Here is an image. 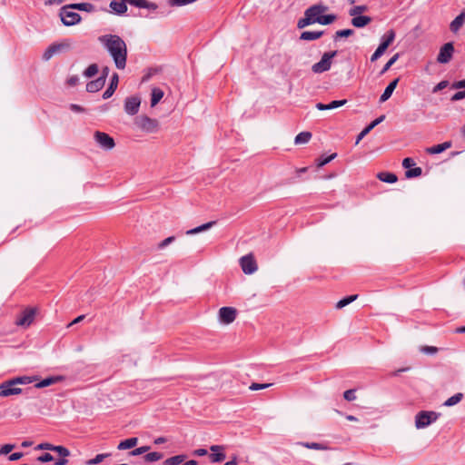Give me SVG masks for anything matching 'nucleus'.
I'll list each match as a JSON object with an SVG mask.
<instances>
[{
	"instance_id": "obj_6",
	"label": "nucleus",
	"mask_w": 465,
	"mask_h": 465,
	"mask_svg": "<svg viewBox=\"0 0 465 465\" xmlns=\"http://www.w3.org/2000/svg\"><path fill=\"white\" fill-rule=\"evenodd\" d=\"M440 414L435 411H420L415 417V426L417 429H422L436 421Z\"/></svg>"
},
{
	"instance_id": "obj_62",
	"label": "nucleus",
	"mask_w": 465,
	"mask_h": 465,
	"mask_svg": "<svg viewBox=\"0 0 465 465\" xmlns=\"http://www.w3.org/2000/svg\"><path fill=\"white\" fill-rule=\"evenodd\" d=\"M413 165H415V163H414V161H413V159H412V158H409V157H408V158L403 159V161H402V166H403L404 168H406V169H409V170H410V168H411V166H413Z\"/></svg>"
},
{
	"instance_id": "obj_15",
	"label": "nucleus",
	"mask_w": 465,
	"mask_h": 465,
	"mask_svg": "<svg viewBox=\"0 0 465 465\" xmlns=\"http://www.w3.org/2000/svg\"><path fill=\"white\" fill-rule=\"evenodd\" d=\"M328 7L323 5H313L307 8L305 11L310 15L311 18H312L313 23H317L316 19H320L322 14H323L325 11H327Z\"/></svg>"
},
{
	"instance_id": "obj_11",
	"label": "nucleus",
	"mask_w": 465,
	"mask_h": 465,
	"mask_svg": "<svg viewBox=\"0 0 465 465\" xmlns=\"http://www.w3.org/2000/svg\"><path fill=\"white\" fill-rule=\"evenodd\" d=\"M35 315V310L33 308H27L17 317L15 324L17 326L28 327L33 322Z\"/></svg>"
},
{
	"instance_id": "obj_28",
	"label": "nucleus",
	"mask_w": 465,
	"mask_h": 465,
	"mask_svg": "<svg viewBox=\"0 0 465 465\" xmlns=\"http://www.w3.org/2000/svg\"><path fill=\"white\" fill-rule=\"evenodd\" d=\"M215 223H216L215 221H212V222L203 223V224H202V225H200L198 227H195L193 229L188 230L186 232V234L192 235V234H196V233L202 232H204V231L212 228Z\"/></svg>"
},
{
	"instance_id": "obj_23",
	"label": "nucleus",
	"mask_w": 465,
	"mask_h": 465,
	"mask_svg": "<svg viewBox=\"0 0 465 465\" xmlns=\"http://www.w3.org/2000/svg\"><path fill=\"white\" fill-rule=\"evenodd\" d=\"M69 7H72L74 10L84 11L87 13H92L95 10L94 5L91 3L70 4Z\"/></svg>"
},
{
	"instance_id": "obj_36",
	"label": "nucleus",
	"mask_w": 465,
	"mask_h": 465,
	"mask_svg": "<svg viewBox=\"0 0 465 465\" xmlns=\"http://www.w3.org/2000/svg\"><path fill=\"white\" fill-rule=\"evenodd\" d=\"M367 10H368L367 5H355L349 10V15L350 16L360 15L361 14L366 12Z\"/></svg>"
},
{
	"instance_id": "obj_44",
	"label": "nucleus",
	"mask_w": 465,
	"mask_h": 465,
	"mask_svg": "<svg viewBox=\"0 0 465 465\" xmlns=\"http://www.w3.org/2000/svg\"><path fill=\"white\" fill-rule=\"evenodd\" d=\"M422 171L420 167H416L406 171L405 175L407 178L418 177L421 174Z\"/></svg>"
},
{
	"instance_id": "obj_39",
	"label": "nucleus",
	"mask_w": 465,
	"mask_h": 465,
	"mask_svg": "<svg viewBox=\"0 0 465 465\" xmlns=\"http://www.w3.org/2000/svg\"><path fill=\"white\" fill-rule=\"evenodd\" d=\"M97 73L98 65L96 64H92L84 71V75L87 78H91L94 76Z\"/></svg>"
},
{
	"instance_id": "obj_26",
	"label": "nucleus",
	"mask_w": 465,
	"mask_h": 465,
	"mask_svg": "<svg viewBox=\"0 0 465 465\" xmlns=\"http://www.w3.org/2000/svg\"><path fill=\"white\" fill-rule=\"evenodd\" d=\"M137 442H138L137 438H135V437L129 438V439H126V440L121 441L118 444L117 449L120 450L132 449L137 445Z\"/></svg>"
},
{
	"instance_id": "obj_30",
	"label": "nucleus",
	"mask_w": 465,
	"mask_h": 465,
	"mask_svg": "<svg viewBox=\"0 0 465 465\" xmlns=\"http://www.w3.org/2000/svg\"><path fill=\"white\" fill-rule=\"evenodd\" d=\"M312 138V134L310 132H302L298 134L294 139V143L296 144H303L307 143Z\"/></svg>"
},
{
	"instance_id": "obj_40",
	"label": "nucleus",
	"mask_w": 465,
	"mask_h": 465,
	"mask_svg": "<svg viewBox=\"0 0 465 465\" xmlns=\"http://www.w3.org/2000/svg\"><path fill=\"white\" fill-rule=\"evenodd\" d=\"M400 57V54H395L386 64L385 65L383 66L381 74H384L386 73L395 63L396 61L399 59Z\"/></svg>"
},
{
	"instance_id": "obj_18",
	"label": "nucleus",
	"mask_w": 465,
	"mask_h": 465,
	"mask_svg": "<svg viewBox=\"0 0 465 465\" xmlns=\"http://www.w3.org/2000/svg\"><path fill=\"white\" fill-rule=\"evenodd\" d=\"M126 4H128L126 0L112 1L109 6L112 9V11L116 15H124L127 12Z\"/></svg>"
},
{
	"instance_id": "obj_10",
	"label": "nucleus",
	"mask_w": 465,
	"mask_h": 465,
	"mask_svg": "<svg viewBox=\"0 0 465 465\" xmlns=\"http://www.w3.org/2000/svg\"><path fill=\"white\" fill-rule=\"evenodd\" d=\"M240 265L245 274H252L257 271V264L252 254L242 256L240 259Z\"/></svg>"
},
{
	"instance_id": "obj_9",
	"label": "nucleus",
	"mask_w": 465,
	"mask_h": 465,
	"mask_svg": "<svg viewBox=\"0 0 465 465\" xmlns=\"http://www.w3.org/2000/svg\"><path fill=\"white\" fill-rule=\"evenodd\" d=\"M454 46L451 42L444 44L439 52L437 62L440 64H447L449 63L453 55Z\"/></svg>"
},
{
	"instance_id": "obj_20",
	"label": "nucleus",
	"mask_w": 465,
	"mask_h": 465,
	"mask_svg": "<svg viewBox=\"0 0 465 465\" xmlns=\"http://www.w3.org/2000/svg\"><path fill=\"white\" fill-rule=\"evenodd\" d=\"M398 82H399V78L393 80L392 82H391L388 84V86L385 88L384 92L382 93V94L380 97V103L386 102L391 96L393 91L395 90V88L398 84Z\"/></svg>"
},
{
	"instance_id": "obj_5",
	"label": "nucleus",
	"mask_w": 465,
	"mask_h": 465,
	"mask_svg": "<svg viewBox=\"0 0 465 465\" xmlns=\"http://www.w3.org/2000/svg\"><path fill=\"white\" fill-rule=\"evenodd\" d=\"M134 123L139 129L146 133H155L159 129L158 121L148 117L147 115H140L136 117Z\"/></svg>"
},
{
	"instance_id": "obj_64",
	"label": "nucleus",
	"mask_w": 465,
	"mask_h": 465,
	"mask_svg": "<svg viewBox=\"0 0 465 465\" xmlns=\"http://www.w3.org/2000/svg\"><path fill=\"white\" fill-rule=\"evenodd\" d=\"M464 87H465V80L455 82L452 84L453 89H460V88H464Z\"/></svg>"
},
{
	"instance_id": "obj_41",
	"label": "nucleus",
	"mask_w": 465,
	"mask_h": 465,
	"mask_svg": "<svg viewBox=\"0 0 465 465\" xmlns=\"http://www.w3.org/2000/svg\"><path fill=\"white\" fill-rule=\"evenodd\" d=\"M336 156H337V153H332L327 157L321 156L318 159V163H317L318 167L324 166L325 164L329 163L331 160H333Z\"/></svg>"
},
{
	"instance_id": "obj_25",
	"label": "nucleus",
	"mask_w": 465,
	"mask_h": 465,
	"mask_svg": "<svg viewBox=\"0 0 465 465\" xmlns=\"http://www.w3.org/2000/svg\"><path fill=\"white\" fill-rule=\"evenodd\" d=\"M61 380H62V377H60V376L48 377V378H45V379L42 380L41 381L35 383V387L37 388V389L48 387V386H50L52 384H54L55 382L59 381Z\"/></svg>"
},
{
	"instance_id": "obj_29",
	"label": "nucleus",
	"mask_w": 465,
	"mask_h": 465,
	"mask_svg": "<svg viewBox=\"0 0 465 465\" xmlns=\"http://www.w3.org/2000/svg\"><path fill=\"white\" fill-rule=\"evenodd\" d=\"M163 97V92L162 89L160 88H153L152 90V97H151V106L153 107L155 106L160 101L161 99Z\"/></svg>"
},
{
	"instance_id": "obj_1",
	"label": "nucleus",
	"mask_w": 465,
	"mask_h": 465,
	"mask_svg": "<svg viewBox=\"0 0 465 465\" xmlns=\"http://www.w3.org/2000/svg\"><path fill=\"white\" fill-rule=\"evenodd\" d=\"M98 41L113 58L115 67L124 70L127 61V46L125 42L117 35H104Z\"/></svg>"
},
{
	"instance_id": "obj_51",
	"label": "nucleus",
	"mask_w": 465,
	"mask_h": 465,
	"mask_svg": "<svg viewBox=\"0 0 465 465\" xmlns=\"http://www.w3.org/2000/svg\"><path fill=\"white\" fill-rule=\"evenodd\" d=\"M129 5L139 7V8H144L146 1L147 0H126Z\"/></svg>"
},
{
	"instance_id": "obj_54",
	"label": "nucleus",
	"mask_w": 465,
	"mask_h": 465,
	"mask_svg": "<svg viewBox=\"0 0 465 465\" xmlns=\"http://www.w3.org/2000/svg\"><path fill=\"white\" fill-rule=\"evenodd\" d=\"M37 460L40 462H48L54 460V457L50 453L45 452L43 455L39 456L37 458Z\"/></svg>"
},
{
	"instance_id": "obj_32",
	"label": "nucleus",
	"mask_w": 465,
	"mask_h": 465,
	"mask_svg": "<svg viewBox=\"0 0 465 465\" xmlns=\"http://www.w3.org/2000/svg\"><path fill=\"white\" fill-rule=\"evenodd\" d=\"M15 385H27L32 383L36 380L35 377H30V376H19L12 379Z\"/></svg>"
},
{
	"instance_id": "obj_14",
	"label": "nucleus",
	"mask_w": 465,
	"mask_h": 465,
	"mask_svg": "<svg viewBox=\"0 0 465 465\" xmlns=\"http://www.w3.org/2000/svg\"><path fill=\"white\" fill-rule=\"evenodd\" d=\"M71 47V43L69 40H66L61 44L52 45H50L43 54V59L47 61L49 60L55 53L59 52L62 49H69Z\"/></svg>"
},
{
	"instance_id": "obj_60",
	"label": "nucleus",
	"mask_w": 465,
	"mask_h": 465,
	"mask_svg": "<svg viewBox=\"0 0 465 465\" xmlns=\"http://www.w3.org/2000/svg\"><path fill=\"white\" fill-rule=\"evenodd\" d=\"M78 83H79V77L77 75H72L66 81V84L69 86H75L76 84H78Z\"/></svg>"
},
{
	"instance_id": "obj_42",
	"label": "nucleus",
	"mask_w": 465,
	"mask_h": 465,
	"mask_svg": "<svg viewBox=\"0 0 465 465\" xmlns=\"http://www.w3.org/2000/svg\"><path fill=\"white\" fill-rule=\"evenodd\" d=\"M52 450L57 452L61 457H67L70 454V451L68 450V449H66L64 446L53 445Z\"/></svg>"
},
{
	"instance_id": "obj_46",
	"label": "nucleus",
	"mask_w": 465,
	"mask_h": 465,
	"mask_svg": "<svg viewBox=\"0 0 465 465\" xmlns=\"http://www.w3.org/2000/svg\"><path fill=\"white\" fill-rule=\"evenodd\" d=\"M354 31L352 29L339 30L335 33V39L338 37H349L352 35Z\"/></svg>"
},
{
	"instance_id": "obj_48",
	"label": "nucleus",
	"mask_w": 465,
	"mask_h": 465,
	"mask_svg": "<svg viewBox=\"0 0 465 465\" xmlns=\"http://www.w3.org/2000/svg\"><path fill=\"white\" fill-rule=\"evenodd\" d=\"M210 458H211L213 462H221V461H223L225 459V454L223 451L222 452H216V453H213L210 456Z\"/></svg>"
},
{
	"instance_id": "obj_43",
	"label": "nucleus",
	"mask_w": 465,
	"mask_h": 465,
	"mask_svg": "<svg viewBox=\"0 0 465 465\" xmlns=\"http://www.w3.org/2000/svg\"><path fill=\"white\" fill-rule=\"evenodd\" d=\"M196 0H169L171 6H183L195 2Z\"/></svg>"
},
{
	"instance_id": "obj_52",
	"label": "nucleus",
	"mask_w": 465,
	"mask_h": 465,
	"mask_svg": "<svg viewBox=\"0 0 465 465\" xmlns=\"http://www.w3.org/2000/svg\"><path fill=\"white\" fill-rule=\"evenodd\" d=\"M109 454H98L88 461V464H98L104 460Z\"/></svg>"
},
{
	"instance_id": "obj_53",
	"label": "nucleus",
	"mask_w": 465,
	"mask_h": 465,
	"mask_svg": "<svg viewBox=\"0 0 465 465\" xmlns=\"http://www.w3.org/2000/svg\"><path fill=\"white\" fill-rule=\"evenodd\" d=\"M347 103V100H336V101H332L329 104V107L330 109H335V108H338L340 106H342L344 105L345 104Z\"/></svg>"
},
{
	"instance_id": "obj_4",
	"label": "nucleus",
	"mask_w": 465,
	"mask_h": 465,
	"mask_svg": "<svg viewBox=\"0 0 465 465\" xmlns=\"http://www.w3.org/2000/svg\"><path fill=\"white\" fill-rule=\"evenodd\" d=\"M337 51L324 53L321 60L312 66V70L315 74H322L331 69V60L337 55Z\"/></svg>"
},
{
	"instance_id": "obj_8",
	"label": "nucleus",
	"mask_w": 465,
	"mask_h": 465,
	"mask_svg": "<svg viewBox=\"0 0 465 465\" xmlns=\"http://www.w3.org/2000/svg\"><path fill=\"white\" fill-rule=\"evenodd\" d=\"M23 392V390L15 385V381L10 379L0 384V398L18 395Z\"/></svg>"
},
{
	"instance_id": "obj_61",
	"label": "nucleus",
	"mask_w": 465,
	"mask_h": 465,
	"mask_svg": "<svg viewBox=\"0 0 465 465\" xmlns=\"http://www.w3.org/2000/svg\"><path fill=\"white\" fill-rule=\"evenodd\" d=\"M304 446L308 449L312 450H323L325 449L322 444L317 442H312V443H304Z\"/></svg>"
},
{
	"instance_id": "obj_34",
	"label": "nucleus",
	"mask_w": 465,
	"mask_h": 465,
	"mask_svg": "<svg viewBox=\"0 0 465 465\" xmlns=\"http://www.w3.org/2000/svg\"><path fill=\"white\" fill-rule=\"evenodd\" d=\"M357 298H358L357 294L347 296V297L340 300L336 303L335 307H336V309H342L346 305H348V304L351 303L352 302H354Z\"/></svg>"
},
{
	"instance_id": "obj_45",
	"label": "nucleus",
	"mask_w": 465,
	"mask_h": 465,
	"mask_svg": "<svg viewBox=\"0 0 465 465\" xmlns=\"http://www.w3.org/2000/svg\"><path fill=\"white\" fill-rule=\"evenodd\" d=\"M149 450H150L149 446H142V447H139V448H136V449L131 450L129 452V454L131 456H138V455L147 452Z\"/></svg>"
},
{
	"instance_id": "obj_38",
	"label": "nucleus",
	"mask_w": 465,
	"mask_h": 465,
	"mask_svg": "<svg viewBox=\"0 0 465 465\" xmlns=\"http://www.w3.org/2000/svg\"><path fill=\"white\" fill-rule=\"evenodd\" d=\"M184 455H176L164 460L165 465H179L184 460Z\"/></svg>"
},
{
	"instance_id": "obj_27",
	"label": "nucleus",
	"mask_w": 465,
	"mask_h": 465,
	"mask_svg": "<svg viewBox=\"0 0 465 465\" xmlns=\"http://www.w3.org/2000/svg\"><path fill=\"white\" fill-rule=\"evenodd\" d=\"M377 178L381 180V182L388 183H393L397 182L398 178L397 176L392 173L388 172H381L377 174Z\"/></svg>"
},
{
	"instance_id": "obj_58",
	"label": "nucleus",
	"mask_w": 465,
	"mask_h": 465,
	"mask_svg": "<svg viewBox=\"0 0 465 465\" xmlns=\"http://www.w3.org/2000/svg\"><path fill=\"white\" fill-rule=\"evenodd\" d=\"M465 98V90L464 91H459L457 93H455L452 96H451V101L452 102H456V101H460V100H462Z\"/></svg>"
},
{
	"instance_id": "obj_56",
	"label": "nucleus",
	"mask_w": 465,
	"mask_h": 465,
	"mask_svg": "<svg viewBox=\"0 0 465 465\" xmlns=\"http://www.w3.org/2000/svg\"><path fill=\"white\" fill-rule=\"evenodd\" d=\"M174 236H170V237H167L166 239H164L163 241H162L159 244H158V248L159 249H163L165 248L167 245H169L170 243H172L173 241H174Z\"/></svg>"
},
{
	"instance_id": "obj_33",
	"label": "nucleus",
	"mask_w": 465,
	"mask_h": 465,
	"mask_svg": "<svg viewBox=\"0 0 465 465\" xmlns=\"http://www.w3.org/2000/svg\"><path fill=\"white\" fill-rule=\"evenodd\" d=\"M337 16L333 14L330 15H321L320 19H316L317 23L320 25H330L332 24L336 20Z\"/></svg>"
},
{
	"instance_id": "obj_16",
	"label": "nucleus",
	"mask_w": 465,
	"mask_h": 465,
	"mask_svg": "<svg viewBox=\"0 0 465 465\" xmlns=\"http://www.w3.org/2000/svg\"><path fill=\"white\" fill-rule=\"evenodd\" d=\"M118 83H119V76L116 73H114L111 77V82H110L109 86L103 94L104 99H108L114 94V93L115 92L116 88L118 86Z\"/></svg>"
},
{
	"instance_id": "obj_50",
	"label": "nucleus",
	"mask_w": 465,
	"mask_h": 465,
	"mask_svg": "<svg viewBox=\"0 0 465 465\" xmlns=\"http://www.w3.org/2000/svg\"><path fill=\"white\" fill-rule=\"evenodd\" d=\"M420 351L426 354H434L438 351V348L434 346H422Z\"/></svg>"
},
{
	"instance_id": "obj_35",
	"label": "nucleus",
	"mask_w": 465,
	"mask_h": 465,
	"mask_svg": "<svg viewBox=\"0 0 465 465\" xmlns=\"http://www.w3.org/2000/svg\"><path fill=\"white\" fill-rule=\"evenodd\" d=\"M312 24H314L312 18H311L310 15L305 11L304 17L299 19L297 23V27L302 29Z\"/></svg>"
},
{
	"instance_id": "obj_12",
	"label": "nucleus",
	"mask_w": 465,
	"mask_h": 465,
	"mask_svg": "<svg viewBox=\"0 0 465 465\" xmlns=\"http://www.w3.org/2000/svg\"><path fill=\"white\" fill-rule=\"evenodd\" d=\"M237 311L232 307H222L219 310V320L222 323L230 324L236 318Z\"/></svg>"
},
{
	"instance_id": "obj_7",
	"label": "nucleus",
	"mask_w": 465,
	"mask_h": 465,
	"mask_svg": "<svg viewBox=\"0 0 465 465\" xmlns=\"http://www.w3.org/2000/svg\"><path fill=\"white\" fill-rule=\"evenodd\" d=\"M95 143L104 150L110 151L114 148L115 143L108 134L96 131L94 134Z\"/></svg>"
},
{
	"instance_id": "obj_47",
	"label": "nucleus",
	"mask_w": 465,
	"mask_h": 465,
	"mask_svg": "<svg viewBox=\"0 0 465 465\" xmlns=\"http://www.w3.org/2000/svg\"><path fill=\"white\" fill-rule=\"evenodd\" d=\"M270 386H272V383H255V382H253L250 385L249 389L251 391H258V390L267 389Z\"/></svg>"
},
{
	"instance_id": "obj_57",
	"label": "nucleus",
	"mask_w": 465,
	"mask_h": 465,
	"mask_svg": "<svg viewBox=\"0 0 465 465\" xmlns=\"http://www.w3.org/2000/svg\"><path fill=\"white\" fill-rule=\"evenodd\" d=\"M449 84V82L448 81H441L438 84H436L432 90L433 93H437L439 91H441L443 90L444 88H446Z\"/></svg>"
},
{
	"instance_id": "obj_55",
	"label": "nucleus",
	"mask_w": 465,
	"mask_h": 465,
	"mask_svg": "<svg viewBox=\"0 0 465 465\" xmlns=\"http://www.w3.org/2000/svg\"><path fill=\"white\" fill-rule=\"evenodd\" d=\"M427 152L430 154L440 153L443 152L441 144H437L427 149Z\"/></svg>"
},
{
	"instance_id": "obj_17",
	"label": "nucleus",
	"mask_w": 465,
	"mask_h": 465,
	"mask_svg": "<svg viewBox=\"0 0 465 465\" xmlns=\"http://www.w3.org/2000/svg\"><path fill=\"white\" fill-rule=\"evenodd\" d=\"M385 119V115H381L374 121H372L369 125H367L359 134L356 139V144L360 143L364 136H366L376 125L381 124Z\"/></svg>"
},
{
	"instance_id": "obj_63",
	"label": "nucleus",
	"mask_w": 465,
	"mask_h": 465,
	"mask_svg": "<svg viewBox=\"0 0 465 465\" xmlns=\"http://www.w3.org/2000/svg\"><path fill=\"white\" fill-rule=\"evenodd\" d=\"M23 457L22 452H14L9 457L8 460L11 461L18 460Z\"/></svg>"
},
{
	"instance_id": "obj_21",
	"label": "nucleus",
	"mask_w": 465,
	"mask_h": 465,
	"mask_svg": "<svg viewBox=\"0 0 465 465\" xmlns=\"http://www.w3.org/2000/svg\"><path fill=\"white\" fill-rule=\"evenodd\" d=\"M465 22V12H461L450 25V29L452 33L456 34L459 32L460 27Z\"/></svg>"
},
{
	"instance_id": "obj_22",
	"label": "nucleus",
	"mask_w": 465,
	"mask_h": 465,
	"mask_svg": "<svg viewBox=\"0 0 465 465\" xmlns=\"http://www.w3.org/2000/svg\"><path fill=\"white\" fill-rule=\"evenodd\" d=\"M104 80H102L98 77L97 79L87 83L86 91L89 93H96L104 86Z\"/></svg>"
},
{
	"instance_id": "obj_24",
	"label": "nucleus",
	"mask_w": 465,
	"mask_h": 465,
	"mask_svg": "<svg viewBox=\"0 0 465 465\" xmlns=\"http://www.w3.org/2000/svg\"><path fill=\"white\" fill-rule=\"evenodd\" d=\"M322 35V31H304L301 34L300 38L305 41H313L319 39Z\"/></svg>"
},
{
	"instance_id": "obj_59",
	"label": "nucleus",
	"mask_w": 465,
	"mask_h": 465,
	"mask_svg": "<svg viewBox=\"0 0 465 465\" xmlns=\"http://www.w3.org/2000/svg\"><path fill=\"white\" fill-rule=\"evenodd\" d=\"M15 448V445L13 444H5V445H3L0 449V453L1 454H8L9 452H11Z\"/></svg>"
},
{
	"instance_id": "obj_37",
	"label": "nucleus",
	"mask_w": 465,
	"mask_h": 465,
	"mask_svg": "<svg viewBox=\"0 0 465 465\" xmlns=\"http://www.w3.org/2000/svg\"><path fill=\"white\" fill-rule=\"evenodd\" d=\"M163 455L162 453L153 451V452L147 453L143 457V459L147 462H154V461L160 460L161 459H163Z\"/></svg>"
},
{
	"instance_id": "obj_2",
	"label": "nucleus",
	"mask_w": 465,
	"mask_h": 465,
	"mask_svg": "<svg viewBox=\"0 0 465 465\" xmlns=\"http://www.w3.org/2000/svg\"><path fill=\"white\" fill-rule=\"evenodd\" d=\"M74 10L72 7H69V5H64L61 7L59 11V16L64 25L65 26H73L81 22V15L72 11Z\"/></svg>"
},
{
	"instance_id": "obj_31",
	"label": "nucleus",
	"mask_w": 465,
	"mask_h": 465,
	"mask_svg": "<svg viewBox=\"0 0 465 465\" xmlns=\"http://www.w3.org/2000/svg\"><path fill=\"white\" fill-rule=\"evenodd\" d=\"M463 399V394L460 392H458L454 394L453 396L450 397L445 402L443 403L446 407H451L456 404H458L461 400Z\"/></svg>"
},
{
	"instance_id": "obj_19",
	"label": "nucleus",
	"mask_w": 465,
	"mask_h": 465,
	"mask_svg": "<svg viewBox=\"0 0 465 465\" xmlns=\"http://www.w3.org/2000/svg\"><path fill=\"white\" fill-rule=\"evenodd\" d=\"M371 22V17L367 15H356L352 16L351 24L357 28H362L368 25Z\"/></svg>"
},
{
	"instance_id": "obj_49",
	"label": "nucleus",
	"mask_w": 465,
	"mask_h": 465,
	"mask_svg": "<svg viewBox=\"0 0 465 465\" xmlns=\"http://www.w3.org/2000/svg\"><path fill=\"white\" fill-rule=\"evenodd\" d=\"M343 397L348 401H354L356 399L355 390H348V391H344Z\"/></svg>"
},
{
	"instance_id": "obj_3",
	"label": "nucleus",
	"mask_w": 465,
	"mask_h": 465,
	"mask_svg": "<svg viewBox=\"0 0 465 465\" xmlns=\"http://www.w3.org/2000/svg\"><path fill=\"white\" fill-rule=\"evenodd\" d=\"M395 39V32L393 30H389L381 36V44L379 45L378 48L375 50V52L371 56V61L375 62L377 61L387 50L389 45L394 41Z\"/></svg>"
},
{
	"instance_id": "obj_13",
	"label": "nucleus",
	"mask_w": 465,
	"mask_h": 465,
	"mask_svg": "<svg viewBox=\"0 0 465 465\" xmlns=\"http://www.w3.org/2000/svg\"><path fill=\"white\" fill-rule=\"evenodd\" d=\"M141 104V99L138 96H130L124 100V111L129 115H134L138 113Z\"/></svg>"
}]
</instances>
